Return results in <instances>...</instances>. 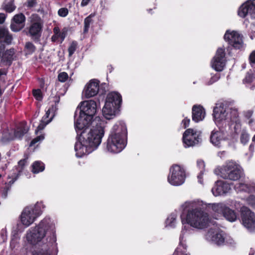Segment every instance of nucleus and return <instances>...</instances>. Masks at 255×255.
<instances>
[{
    "label": "nucleus",
    "mask_w": 255,
    "mask_h": 255,
    "mask_svg": "<svg viewBox=\"0 0 255 255\" xmlns=\"http://www.w3.org/2000/svg\"><path fill=\"white\" fill-rule=\"evenodd\" d=\"M241 218L243 225L250 232L255 230V215L247 207L241 208Z\"/></svg>",
    "instance_id": "11"
},
{
    "label": "nucleus",
    "mask_w": 255,
    "mask_h": 255,
    "mask_svg": "<svg viewBox=\"0 0 255 255\" xmlns=\"http://www.w3.org/2000/svg\"><path fill=\"white\" fill-rule=\"evenodd\" d=\"M92 22V17L91 15L87 17L84 20V33H87L88 31L90 25Z\"/></svg>",
    "instance_id": "38"
},
{
    "label": "nucleus",
    "mask_w": 255,
    "mask_h": 255,
    "mask_svg": "<svg viewBox=\"0 0 255 255\" xmlns=\"http://www.w3.org/2000/svg\"><path fill=\"white\" fill-rule=\"evenodd\" d=\"M235 188L238 191L255 192V184L249 185L244 183H238L235 185Z\"/></svg>",
    "instance_id": "28"
},
{
    "label": "nucleus",
    "mask_w": 255,
    "mask_h": 255,
    "mask_svg": "<svg viewBox=\"0 0 255 255\" xmlns=\"http://www.w3.org/2000/svg\"><path fill=\"white\" fill-rule=\"evenodd\" d=\"M33 95L37 100L41 101L42 99V93L40 89L33 90Z\"/></svg>",
    "instance_id": "40"
},
{
    "label": "nucleus",
    "mask_w": 255,
    "mask_h": 255,
    "mask_svg": "<svg viewBox=\"0 0 255 255\" xmlns=\"http://www.w3.org/2000/svg\"><path fill=\"white\" fill-rule=\"evenodd\" d=\"M48 123L49 122L45 123L43 121H42L37 127V129L35 130V132L37 133L38 131L42 130Z\"/></svg>",
    "instance_id": "49"
},
{
    "label": "nucleus",
    "mask_w": 255,
    "mask_h": 255,
    "mask_svg": "<svg viewBox=\"0 0 255 255\" xmlns=\"http://www.w3.org/2000/svg\"><path fill=\"white\" fill-rule=\"evenodd\" d=\"M29 130V128L25 123L21 124L16 128L14 131V136L17 138H21Z\"/></svg>",
    "instance_id": "29"
},
{
    "label": "nucleus",
    "mask_w": 255,
    "mask_h": 255,
    "mask_svg": "<svg viewBox=\"0 0 255 255\" xmlns=\"http://www.w3.org/2000/svg\"><path fill=\"white\" fill-rule=\"evenodd\" d=\"M122 101V96L119 93L114 92L108 94L102 109L103 116L106 119L110 120L116 116Z\"/></svg>",
    "instance_id": "6"
},
{
    "label": "nucleus",
    "mask_w": 255,
    "mask_h": 255,
    "mask_svg": "<svg viewBox=\"0 0 255 255\" xmlns=\"http://www.w3.org/2000/svg\"><path fill=\"white\" fill-rule=\"evenodd\" d=\"M248 78H249V80H248V77H247L246 78V79H245V80H248V82H251V77H250V76H249Z\"/></svg>",
    "instance_id": "63"
},
{
    "label": "nucleus",
    "mask_w": 255,
    "mask_h": 255,
    "mask_svg": "<svg viewBox=\"0 0 255 255\" xmlns=\"http://www.w3.org/2000/svg\"><path fill=\"white\" fill-rule=\"evenodd\" d=\"M58 14L61 17H65L68 14V10L67 8H61L59 9Z\"/></svg>",
    "instance_id": "43"
},
{
    "label": "nucleus",
    "mask_w": 255,
    "mask_h": 255,
    "mask_svg": "<svg viewBox=\"0 0 255 255\" xmlns=\"http://www.w3.org/2000/svg\"><path fill=\"white\" fill-rule=\"evenodd\" d=\"M50 254L47 250L45 251H34L32 255H50Z\"/></svg>",
    "instance_id": "48"
},
{
    "label": "nucleus",
    "mask_w": 255,
    "mask_h": 255,
    "mask_svg": "<svg viewBox=\"0 0 255 255\" xmlns=\"http://www.w3.org/2000/svg\"><path fill=\"white\" fill-rule=\"evenodd\" d=\"M238 14L242 17L249 15L255 18V0H248L239 8Z\"/></svg>",
    "instance_id": "16"
},
{
    "label": "nucleus",
    "mask_w": 255,
    "mask_h": 255,
    "mask_svg": "<svg viewBox=\"0 0 255 255\" xmlns=\"http://www.w3.org/2000/svg\"><path fill=\"white\" fill-rule=\"evenodd\" d=\"M249 59L251 63H255V50L250 54Z\"/></svg>",
    "instance_id": "53"
},
{
    "label": "nucleus",
    "mask_w": 255,
    "mask_h": 255,
    "mask_svg": "<svg viewBox=\"0 0 255 255\" xmlns=\"http://www.w3.org/2000/svg\"><path fill=\"white\" fill-rule=\"evenodd\" d=\"M6 18V15L3 13H0V24H3Z\"/></svg>",
    "instance_id": "55"
},
{
    "label": "nucleus",
    "mask_w": 255,
    "mask_h": 255,
    "mask_svg": "<svg viewBox=\"0 0 255 255\" xmlns=\"http://www.w3.org/2000/svg\"><path fill=\"white\" fill-rule=\"evenodd\" d=\"M190 123V119L185 118L182 121L181 124L183 125V127L185 128L189 126Z\"/></svg>",
    "instance_id": "51"
},
{
    "label": "nucleus",
    "mask_w": 255,
    "mask_h": 255,
    "mask_svg": "<svg viewBox=\"0 0 255 255\" xmlns=\"http://www.w3.org/2000/svg\"><path fill=\"white\" fill-rule=\"evenodd\" d=\"M209 208H211L214 214V218L219 219L223 217L225 212L227 210L228 206L224 203H218L209 204Z\"/></svg>",
    "instance_id": "23"
},
{
    "label": "nucleus",
    "mask_w": 255,
    "mask_h": 255,
    "mask_svg": "<svg viewBox=\"0 0 255 255\" xmlns=\"http://www.w3.org/2000/svg\"><path fill=\"white\" fill-rule=\"evenodd\" d=\"M7 231L5 228L2 229L0 232V236L2 239V241L4 242L6 240Z\"/></svg>",
    "instance_id": "52"
},
{
    "label": "nucleus",
    "mask_w": 255,
    "mask_h": 255,
    "mask_svg": "<svg viewBox=\"0 0 255 255\" xmlns=\"http://www.w3.org/2000/svg\"><path fill=\"white\" fill-rule=\"evenodd\" d=\"M225 49L219 48L211 62L212 67L217 71H222L225 65L226 59L225 57Z\"/></svg>",
    "instance_id": "13"
},
{
    "label": "nucleus",
    "mask_w": 255,
    "mask_h": 255,
    "mask_svg": "<svg viewBox=\"0 0 255 255\" xmlns=\"http://www.w3.org/2000/svg\"><path fill=\"white\" fill-rule=\"evenodd\" d=\"M35 47L33 43L30 42L26 43L25 45V51L27 54H31L35 50Z\"/></svg>",
    "instance_id": "33"
},
{
    "label": "nucleus",
    "mask_w": 255,
    "mask_h": 255,
    "mask_svg": "<svg viewBox=\"0 0 255 255\" xmlns=\"http://www.w3.org/2000/svg\"><path fill=\"white\" fill-rule=\"evenodd\" d=\"M44 206L42 203H37L33 206L25 207L20 216V221L23 225L28 227L40 216Z\"/></svg>",
    "instance_id": "8"
},
{
    "label": "nucleus",
    "mask_w": 255,
    "mask_h": 255,
    "mask_svg": "<svg viewBox=\"0 0 255 255\" xmlns=\"http://www.w3.org/2000/svg\"><path fill=\"white\" fill-rule=\"evenodd\" d=\"M44 169V164L40 161H35L32 165V172L34 173H38L43 171Z\"/></svg>",
    "instance_id": "31"
},
{
    "label": "nucleus",
    "mask_w": 255,
    "mask_h": 255,
    "mask_svg": "<svg viewBox=\"0 0 255 255\" xmlns=\"http://www.w3.org/2000/svg\"><path fill=\"white\" fill-rule=\"evenodd\" d=\"M26 17L22 13H18L14 15L12 18L10 28L13 32H18L23 29L25 24Z\"/></svg>",
    "instance_id": "20"
},
{
    "label": "nucleus",
    "mask_w": 255,
    "mask_h": 255,
    "mask_svg": "<svg viewBox=\"0 0 255 255\" xmlns=\"http://www.w3.org/2000/svg\"><path fill=\"white\" fill-rule=\"evenodd\" d=\"M53 32L54 34L57 35L59 38L61 39V43H62L66 37V32H60V29L58 27H55L53 29Z\"/></svg>",
    "instance_id": "35"
},
{
    "label": "nucleus",
    "mask_w": 255,
    "mask_h": 255,
    "mask_svg": "<svg viewBox=\"0 0 255 255\" xmlns=\"http://www.w3.org/2000/svg\"><path fill=\"white\" fill-rule=\"evenodd\" d=\"M206 205L199 200L184 202L181 206V209L183 210L181 215L182 224H186L198 229L208 227L211 224V221L208 214L203 211Z\"/></svg>",
    "instance_id": "2"
},
{
    "label": "nucleus",
    "mask_w": 255,
    "mask_h": 255,
    "mask_svg": "<svg viewBox=\"0 0 255 255\" xmlns=\"http://www.w3.org/2000/svg\"><path fill=\"white\" fill-rule=\"evenodd\" d=\"M77 46V43L75 41H73L71 43L70 46L68 48L69 56H71L72 54L76 51Z\"/></svg>",
    "instance_id": "39"
},
{
    "label": "nucleus",
    "mask_w": 255,
    "mask_h": 255,
    "mask_svg": "<svg viewBox=\"0 0 255 255\" xmlns=\"http://www.w3.org/2000/svg\"><path fill=\"white\" fill-rule=\"evenodd\" d=\"M59 38V37H58V36L57 35H56L54 33V35L51 37V40H52V41L55 42Z\"/></svg>",
    "instance_id": "58"
},
{
    "label": "nucleus",
    "mask_w": 255,
    "mask_h": 255,
    "mask_svg": "<svg viewBox=\"0 0 255 255\" xmlns=\"http://www.w3.org/2000/svg\"><path fill=\"white\" fill-rule=\"evenodd\" d=\"M252 115V112L251 111H249L247 113V116L250 117Z\"/></svg>",
    "instance_id": "61"
},
{
    "label": "nucleus",
    "mask_w": 255,
    "mask_h": 255,
    "mask_svg": "<svg viewBox=\"0 0 255 255\" xmlns=\"http://www.w3.org/2000/svg\"><path fill=\"white\" fill-rule=\"evenodd\" d=\"M16 8V6L14 5V3L12 1H10L5 4L4 8L5 10L9 13H10L14 11Z\"/></svg>",
    "instance_id": "36"
},
{
    "label": "nucleus",
    "mask_w": 255,
    "mask_h": 255,
    "mask_svg": "<svg viewBox=\"0 0 255 255\" xmlns=\"http://www.w3.org/2000/svg\"><path fill=\"white\" fill-rule=\"evenodd\" d=\"M232 204H234V207L236 209H239L241 207V204L239 202H238L237 201H233Z\"/></svg>",
    "instance_id": "57"
},
{
    "label": "nucleus",
    "mask_w": 255,
    "mask_h": 255,
    "mask_svg": "<svg viewBox=\"0 0 255 255\" xmlns=\"http://www.w3.org/2000/svg\"><path fill=\"white\" fill-rule=\"evenodd\" d=\"M214 172L225 179L238 180L242 175L241 166L233 161H229L221 167L216 168Z\"/></svg>",
    "instance_id": "7"
},
{
    "label": "nucleus",
    "mask_w": 255,
    "mask_h": 255,
    "mask_svg": "<svg viewBox=\"0 0 255 255\" xmlns=\"http://www.w3.org/2000/svg\"><path fill=\"white\" fill-rule=\"evenodd\" d=\"M1 62L8 66L10 65L12 61L15 60V50L14 48H10L5 50L2 49L0 52Z\"/></svg>",
    "instance_id": "22"
},
{
    "label": "nucleus",
    "mask_w": 255,
    "mask_h": 255,
    "mask_svg": "<svg viewBox=\"0 0 255 255\" xmlns=\"http://www.w3.org/2000/svg\"><path fill=\"white\" fill-rule=\"evenodd\" d=\"M185 226L184 227V229L181 231V234L180 236V243L178 247L175 250L174 255H190L186 253V246L184 244V239L186 235V231L185 230Z\"/></svg>",
    "instance_id": "25"
},
{
    "label": "nucleus",
    "mask_w": 255,
    "mask_h": 255,
    "mask_svg": "<svg viewBox=\"0 0 255 255\" xmlns=\"http://www.w3.org/2000/svg\"><path fill=\"white\" fill-rule=\"evenodd\" d=\"M44 139L43 135H40L33 139L30 142V146H32L36 143L42 141Z\"/></svg>",
    "instance_id": "46"
},
{
    "label": "nucleus",
    "mask_w": 255,
    "mask_h": 255,
    "mask_svg": "<svg viewBox=\"0 0 255 255\" xmlns=\"http://www.w3.org/2000/svg\"><path fill=\"white\" fill-rule=\"evenodd\" d=\"M26 159L20 160L18 163V165L15 168V171L13 170L12 173H10L9 175V178L11 179L9 181V183L13 184L14 181L17 179L18 176L20 175L21 172H22L24 166L26 163Z\"/></svg>",
    "instance_id": "26"
},
{
    "label": "nucleus",
    "mask_w": 255,
    "mask_h": 255,
    "mask_svg": "<svg viewBox=\"0 0 255 255\" xmlns=\"http://www.w3.org/2000/svg\"><path fill=\"white\" fill-rule=\"evenodd\" d=\"M182 140L186 147L195 146L201 141V132L193 128H188L184 132Z\"/></svg>",
    "instance_id": "10"
},
{
    "label": "nucleus",
    "mask_w": 255,
    "mask_h": 255,
    "mask_svg": "<svg viewBox=\"0 0 255 255\" xmlns=\"http://www.w3.org/2000/svg\"><path fill=\"white\" fill-rule=\"evenodd\" d=\"M224 39L236 49H240L244 47L243 36L237 31L227 30L224 35Z\"/></svg>",
    "instance_id": "12"
},
{
    "label": "nucleus",
    "mask_w": 255,
    "mask_h": 255,
    "mask_svg": "<svg viewBox=\"0 0 255 255\" xmlns=\"http://www.w3.org/2000/svg\"><path fill=\"white\" fill-rule=\"evenodd\" d=\"M37 2L35 0H28L27 1V6L29 7H32L35 6L37 4Z\"/></svg>",
    "instance_id": "50"
},
{
    "label": "nucleus",
    "mask_w": 255,
    "mask_h": 255,
    "mask_svg": "<svg viewBox=\"0 0 255 255\" xmlns=\"http://www.w3.org/2000/svg\"><path fill=\"white\" fill-rule=\"evenodd\" d=\"M93 121L86 116L82 115L80 113L78 118L75 117L74 126L77 135L80 136L81 133L88 130V127Z\"/></svg>",
    "instance_id": "15"
},
{
    "label": "nucleus",
    "mask_w": 255,
    "mask_h": 255,
    "mask_svg": "<svg viewBox=\"0 0 255 255\" xmlns=\"http://www.w3.org/2000/svg\"><path fill=\"white\" fill-rule=\"evenodd\" d=\"M197 166L201 169H203L205 167V163L203 160H199L197 162Z\"/></svg>",
    "instance_id": "54"
},
{
    "label": "nucleus",
    "mask_w": 255,
    "mask_h": 255,
    "mask_svg": "<svg viewBox=\"0 0 255 255\" xmlns=\"http://www.w3.org/2000/svg\"><path fill=\"white\" fill-rule=\"evenodd\" d=\"M127 133V128L124 123L115 124L107 141V150L115 153L121 152L126 146L125 138Z\"/></svg>",
    "instance_id": "5"
},
{
    "label": "nucleus",
    "mask_w": 255,
    "mask_h": 255,
    "mask_svg": "<svg viewBox=\"0 0 255 255\" xmlns=\"http://www.w3.org/2000/svg\"><path fill=\"white\" fill-rule=\"evenodd\" d=\"M89 1L90 0H82L81 2V5L83 6L87 5Z\"/></svg>",
    "instance_id": "59"
},
{
    "label": "nucleus",
    "mask_w": 255,
    "mask_h": 255,
    "mask_svg": "<svg viewBox=\"0 0 255 255\" xmlns=\"http://www.w3.org/2000/svg\"><path fill=\"white\" fill-rule=\"evenodd\" d=\"M97 112V104L94 100L85 101L81 103L80 112L82 115L92 120Z\"/></svg>",
    "instance_id": "14"
},
{
    "label": "nucleus",
    "mask_w": 255,
    "mask_h": 255,
    "mask_svg": "<svg viewBox=\"0 0 255 255\" xmlns=\"http://www.w3.org/2000/svg\"><path fill=\"white\" fill-rule=\"evenodd\" d=\"M92 128L84 131L79 136V141L75 143L76 155L81 157L95 149L101 143L107 123L96 117L91 123Z\"/></svg>",
    "instance_id": "1"
},
{
    "label": "nucleus",
    "mask_w": 255,
    "mask_h": 255,
    "mask_svg": "<svg viewBox=\"0 0 255 255\" xmlns=\"http://www.w3.org/2000/svg\"><path fill=\"white\" fill-rule=\"evenodd\" d=\"M254 37H255V31H252L250 35V37L252 39H253Z\"/></svg>",
    "instance_id": "60"
},
{
    "label": "nucleus",
    "mask_w": 255,
    "mask_h": 255,
    "mask_svg": "<svg viewBox=\"0 0 255 255\" xmlns=\"http://www.w3.org/2000/svg\"><path fill=\"white\" fill-rule=\"evenodd\" d=\"M254 253H255L254 250L251 249L249 255H254Z\"/></svg>",
    "instance_id": "62"
},
{
    "label": "nucleus",
    "mask_w": 255,
    "mask_h": 255,
    "mask_svg": "<svg viewBox=\"0 0 255 255\" xmlns=\"http://www.w3.org/2000/svg\"><path fill=\"white\" fill-rule=\"evenodd\" d=\"M220 78V75L219 74H216L211 78L209 82H208V85H211L214 82L217 81Z\"/></svg>",
    "instance_id": "45"
},
{
    "label": "nucleus",
    "mask_w": 255,
    "mask_h": 255,
    "mask_svg": "<svg viewBox=\"0 0 255 255\" xmlns=\"http://www.w3.org/2000/svg\"><path fill=\"white\" fill-rule=\"evenodd\" d=\"M252 140L253 142H255V135L253 137Z\"/></svg>",
    "instance_id": "64"
},
{
    "label": "nucleus",
    "mask_w": 255,
    "mask_h": 255,
    "mask_svg": "<svg viewBox=\"0 0 255 255\" xmlns=\"http://www.w3.org/2000/svg\"><path fill=\"white\" fill-rule=\"evenodd\" d=\"M59 98H58L57 100L55 101V105H53L51 107V108H50L49 109H48L47 110V111L46 112V115L47 118L50 116V114H52V115H51L52 117H53L54 116L55 112L58 109L57 105V104L59 103Z\"/></svg>",
    "instance_id": "34"
},
{
    "label": "nucleus",
    "mask_w": 255,
    "mask_h": 255,
    "mask_svg": "<svg viewBox=\"0 0 255 255\" xmlns=\"http://www.w3.org/2000/svg\"><path fill=\"white\" fill-rule=\"evenodd\" d=\"M225 243L233 245L234 244L235 242L232 238L229 236H227L225 234Z\"/></svg>",
    "instance_id": "44"
},
{
    "label": "nucleus",
    "mask_w": 255,
    "mask_h": 255,
    "mask_svg": "<svg viewBox=\"0 0 255 255\" xmlns=\"http://www.w3.org/2000/svg\"><path fill=\"white\" fill-rule=\"evenodd\" d=\"M185 178L186 173L183 167L173 164L170 167L167 181L171 185H181L185 182Z\"/></svg>",
    "instance_id": "9"
},
{
    "label": "nucleus",
    "mask_w": 255,
    "mask_h": 255,
    "mask_svg": "<svg viewBox=\"0 0 255 255\" xmlns=\"http://www.w3.org/2000/svg\"><path fill=\"white\" fill-rule=\"evenodd\" d=\"M42 29V24L38 21L32 23L29 28V34L31 36L34 38H38L40 36V32Z\"/></svg>",
    "instance_id": "27"
},
{
    "label": "nucleus",
    "mask_w": 255,
    "mask_h": 255,
    "mask_svg": "<svg viewBox=\"0 0 255 255\" xmlns=\"http://www.w3.org/2000/svg\"><path fill=\"white\" fill-rule=\"evenodd\" d=\"M205 111L201 106H194L192 108V120L198 123L202 121L205 117Z\"/></svg>",
    "instance_id": "24"
},
{
    "label": "nucleus",
    "mask_w": 255,
    "mask_h": 255,
    "mask_svg": "<svg viewBox=\"0 0 255 255\" xmlns=\"http://www.w3.org/2000/svg\"><path fill=\"white\" fill-rule=\"evenodd\" d=\"M215 123L219 129L230 128L232 123L236 126L240 125V119L238 110L230 108L223 103H218L213 109Z\"/></svg>",
    "instance_id": "4"
},
{
    "label": "nucleus",
    "mask_w": 255,
    "mask_h": 255,
    "mask_svg": "<svg viewBox=\"0 0 255 255\" xmlns=\"http://www.w3.org/2000/svg\"><path fill=\"white\" fill-rule=\"evenodd\" d=\"M68 78V75L67 73L65 72H61L59 74L58 78L59 81L61 82H65Z\"/></svg>",
    "instance_id": "41"
},
{
    "label": "nucleus",
    "mask_w": 255,
    "mask_h": 255,
    "mask_svg": "<svg viewBox=\"0 0 255 255\" xmlns=\"http://www.w3.org/2000/svg\"><path fill=\"white\" fill-rule=\"evenodd\" d=\"M205 237L206 240L218 246L222 245L225 243V233L221 231L211 229Z\"/></svg>",
    "instance_id": "18"
},
{
    "label": "nucleus",
    "mask_w": 255,
    "mask_h": 255,
    "mask_svg": "<svg viewBox=\"0 0 255 255\" xmlns=\"http://www.w3.org/2000/svg\"><path fill=\"white\" fill-rule=\"evenodd\" d=\"M25 239L30 245H45L49 248L56 241L54 223L50 218L45 217L27 231Z\"/></svg>",
    "instance_id": "3"
},
{
    "label": "nucleus",
    "mask_w": 255,
    "mask_h": 255,
    "mask_svg": "<svg viewBox=\"0 0 255 255\" xmlns=\"http://www.w3.org/2000/svg\"><path fill=\"white\" fill-rule=\"evenodd\" d=\"M230 128H223L219 130H213L210 135L211 143L216 146H220L221 142L228 138V132Z\"/></svg>",
    "instance_id": "17"
},
{
    "label": "nucleus",
    "mask_w": 255,
    "mask_h": 255,
    "mask_svg": "<svg viewBox=\"0 0 255 255\" xmlns=\"http://www.w3.org/2000/svg\"><path fill=\"white\" fill-rule=\"evenodd\" d=\"M231 190L230 184L226 182L218 180L212 189V192L215 196L225 195Z\"/></svg>",
    "instance_id": "21"
},
{
    "label": "nucleus",
    "mask_w": 255,
    "mask_h": 255,
    "mask_svg": "<svg viewBox=\"0 0 255 255\" xmlns=\"http://www.w3.org/2000/svg\"><path fill=\"white\" fill-rule=\"evenodd\" d=\"M203 174V172L202 170H201L200 171V174L198 175V182L201 184L203 183V180H202Z\"/></svg>",
    "instance_id": "56"
},
{
    "label": "nucleus",
    "mask_w": 255,
    "mask_h": 255,
    "mask_svg": "<svg viewBox=\"0 0 255 255\" xmlns=\"http://www.w3.org/2000/svg\"><path fill=\"white\" fill-rule=\"evenodd\" d=\"M249 138V135L246 131L242 132L240 140L243 144H246L248 142Z\"/></svg>",
    "instance_id": "37"
},
{
    "label": "nucleus",
    "mask_w": 255,
    "mask_h": 255,
    "mask_svg": "<svg viewBox=\"0 0 255 255\" xmlns=\"http://www.w3.org/2000/svg\"><path fill=\"white\" fill-rule=\"evenodd\" d=\"M99 90V81L96 79H92L85 85L83 91V96L86 98H90L96 96Z\"/></svg>",
    "instance_id": "19"
},
{
    "label": "nucleus",
    "mask_w": 255,
    "mask_h": 255,
    "mask_svg": "<svg viewBox=\"0 0 255 255\" xmlns=\"http://www.w3.org/2000/svg\"><path fill=\"white\" fill-rule=\"evenodd\" d=\"M247 203L251 206L253 208L255 209V196L253 195L250 196L247 199Z\"/></svg>",
    "instance_id": "42"
},
{
    "label": "nucleus",
    "mask_w": 255,
    "mask_h": 255,
    "mask_svg": "<svg viewBox=\"0 0 255 255\" xmlns=\"http://www.w3.org/2000/svg\"><path fill=\"white\" fill-rule=\"evenodd\" d=\"M10 185H11L12 184L10 183ZM10 187V186H9V185H6L3 189L2 192V194H1V196H2V197L3 198H6V197H7V192L9 190V188Z\"/></svg>",
    "instance_id": "47"
},
{
    "label": "nucleus",
    "mask_w": 255,
    "mask_h": 255,
    "mask_svg": "<svg viewBox=\"0 0 255 255\" xmlns=\"http://www.w3.org/2000/svg\"><path fill=\"white\" fill-rule=\"evenodd\" d=\"M177 215L176 213H172L167 218L166 220V225L167 226H169L170 227H173L175 226L176 222V218Z\"/></svg>",
    "instance_id": "32"
},
{
    "label": "nucleus",
    "mask_w": 255,
    "mask_h": 255,
    "mask_svg": "<svg viewBox=\"0 0 255 255\" xmlns=\"http://www.w3.org/2000/svg\"><path fill=\"white\" fill-rule=\"evenodd\" d=\"M223 216L225 219L230 222H234L237 219V215L235 212L229 208L228 207Z\"/></svg>",
    "instance_id": "30"
}]
</instances>
